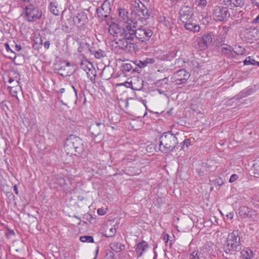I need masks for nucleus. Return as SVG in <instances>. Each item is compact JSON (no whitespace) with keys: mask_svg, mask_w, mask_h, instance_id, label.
Returning a JSON list of instances; mask_svg holds the SVG:
<instances>
[{"mask_svg":"<svg viewBox=\"0 0 259 259\" xmlns=\"http://www.w3.org/2000/svg\"><path fill=\"white\" fill-rule=\"evenodd\" d=\"M136 30V26L132 21L124 23L122 27L112 22L109 28V32L115 37L114 41L118 47L127 51H134L136 47L133 42Z\"/></svg>","mask_w":259,"mask_h":259,"instance_id":"obj_1","label":"nucleus"},{"mask_svg":"<svg viewBox=\"0 0 259 259\" xmlns=\"http://www.w3.org/2000/svg\"><path fill=\"white\" fill-rule=\"evenodd\" d=\"M180 20L184 24L185 28L194 33L200 30L199 25L193 23L194 12L193 9L189 6L183 7L179 12Z\"/></svg>","mask_w":259,"mask_h":259,"instance_id":"obj_2","label":"nucleus"},{"mask_svg":"<svg viewBox=\"0 0 259 259\" xmlns=\"http://www.w3.org/2000/svg\"><path fill=\"white\" fill-rule=\"evenodd\" d=\"M64 149L67 155H78L83 151V144L82 140L73 135L70 136L64 144Z\"/></svg>","mask_w":259,"mask_h":259,"instance_id":"obj_3","label":"nucleus"},{"mask_svg":"<svg viewBox=\"0 0 259 259\" xmlns=\"http://www.w3.org/2000/svg\"><path fill=\"white\" fill-rule=\"evenodd\" d=\"M178 143V140L173 134L166 133L160 137L158 148L162 153H167L172 151Z\"/></svg>","mask_w":259,"mask_h":259,"instance_id":"obj_4","label":"nucleus"},{"mask_svg":"<svg viewBox=\"0 0 259 259\" xmlns=\"http://www.w3.org/2000/svg\"><path fill=\"white\" fill-rule=\"evenodd\" d=\"M240 237L237 231H233L228 236L225 250L227 253L235 254L241 251Z\"/></svg>","mask_w":259,"mask_h":259,"instance_id":"obj_5","label":"nucleus"},{"mask_svg":"<svg viewBox=\"0 0 259 259\" xmlns=\"http://www.w3.org/2000/svg\"><path fill=\"white\" fill-rule=\"evenodd\" d=\"M241 35L246 42L252 43L259 39V29L254 26L243 27Z\"/></svg>","mask_w":259,"mask_h":259,"instance_id":"obj_6","label":"nucleus"},{"mask_svg":"<svg viewBox=\"0 0 259 259\" xmlns=\"http://www.w3.org/2000/svg\"><path fill=\"white\" fill-rule=\"evenodd\" d=\"M24 14L25 19L29 22L36 21L39 19L42 15L41 11L32 5L26 7Z\"/></svg>","mask_w":259,"mask_h":259,"instance_id":"obj_7","label":"nucleus"},{"mask_svg":"<svg viewBox=\"0 0 259 259\" xmlns=\"http://www.w3.org/2000/svg\"><path fill=\"white\" fill-rule=\"evenodd\" d=\"M153 33L151 29L147 27H140L136 29L134 34L133 42L136 40H138L142 42H146L150 39Z\"/></svg>","mask_w":259,"mask_h":259,"instance_id":"obj_8","label":"nucleus"},{"mask_svg":"<svg viewBox=\"0 0 259 259\" xmlns=\"http://www.w3.org/2000/svg\"><path fill=\"white\" fill-rule=\"evenodd\" d=\"M213 34L211 33L205 34L196 39L198 48L201 50L206 49L212 41Z\"/></svg>","mask_w":259,"mask_h":259,"instance_id":"obj_9","label":"nucleus"},{"mask_svg":"<svg viewBox=\"0 0 259 259\" xmlns=\"http://www.w3.org/2000/svg\"><path fill=\"white\" fill-rule=\"evenodd\" d=\"M110 3L108 0L105 1L101 5L96 9L98 17L101 19L107 18L111 13Z\"/></svg>","mask_w":259,"mask_h":259,"instance_id":"obj_10","label":"nucleus"},{"mask_svg":"<svg viewBox=\"0 0 259 259\" xmlns=\"http://www.w3.org/2000/svg\"><path fill=\"white\" fill-rule=\"evenodd\" d=\"M230 14L226 7L217 6L213 10V16L217 21H223L229 17Z\"/></svg>","mask_w":259,"mask_h":259,"instance_id":"obj_11","label":"nucleus"},{"mask_svg":"<svg viewBox=\"0 0 259 259\" xmlns=\"http://www.w3.org/2000/svg\"><path fill=\"white\" fill-rule=\"evenodd\" d=\"M189 76V72L185 70L180 69L174 74L172 78L176 84H182L186 82Z\"/></svg>","mask_w":259,"mask_h":259,"instance_id":"obj_12","label":"nucleus"},{"mask_svg":"<svg viewBox=\"0 0 259 259\" xmlns=\"http://www.w3.org/2000/svg\"><path fill=\"white\" fill-rule=\"evenodd\" d=\"M73 21L78 27H82L88 22L87 15L84 12L78 13L74 16Z\"/></svg>","mask_w":259,"mask_h":259,"instance_id":"obj_13","label":"nucleus"},{"mask_svg":"<svg viewBox=\"0 0 259 259\" xmlns=\"http://www.w3.org/2000/svg\"><path fill=\"white\" fill-rule=\"evenodd\" d=\"M104 127V124H102L99 122H96L91 125L90 131L92 136L95 138L99 137L98 140L100 141L103 139V137L101 136L100 134L101 129Z\"/></svg>","mask_w":259,"mask_h":259,"instance_id":"obj_14","label":"nucleus"},{"mask_svg":"<svg viewBox=\"0 0 259 259\" xmlns=\"http://www.w3.org/2000/svg\"><path fill=\"white\" fill-rule=\"evenodd\" d=\"M72 91L71 93L69 91H67L64 95H63L65 93V89L62 88L59 90V93L61 94L60 98H63L66 101H70L74 100L77 98V91L75 90L73 86L71 87Z\"/></svg>","mask_w":259,"mask_h":259,"instance_id":"obj_15","label":"nucleus"},{"mask_svg":"<svg viewBox=\"0 0 259 259\" xmlns=\"http://www.w3.org/2000/svg\"><path fill=\"white\" fill-rule=\"evenodd\" d=\"M148 248V243L145 241H142L138 243L135 246L137 257L138 258L142 256L144 252L146 251Z\"/></svg>","mask_w":259,"mask_h":259,"instance_id":"obj_16","label":"nucleus"},{"mask_svg":"<svg viewBox=\"0 0 259 259\" xmlns=\"http://www.w3.org/2000/svg\"><path fill=\"white\" fill-rule=\"evenodd\" d=\"M144 84V81L142 78L134 77L131 81V88L135 91H140L143 87Z\"/></svg>","mask_w":259,"mask_h":259,"instance_id":"obj_17","label":"nucleus"},{"mask_svg":"<svg viewBox=\"0 0 259 259\" xmlns=\"http://www.w3.org/2000/svg\"><path fill=\"white\" fill-rule=\"evenodd\" d=\"M239 214L243 218H252L253 215H256V212L246 206H241L239 208Z\"/></svg>","mask_w":259,"mask_h":259,"instance_id":"obj_18","label":"nucleus"},{"mask_svg":"<svg viewBox=\"0 0 259 259\" xmlns=\"http://www.w3.org/2000/svg\"><path fill=\"white\" fill-rule=\"evenodd\" d=\"M118 18L120 21H122L124 23L132 21L130 19L127 10L123 8L118 9Z\"/></svg>","mask_w":259,"mask_h":259,"instance_id":"obj_19","label":"nucleus"},{"mask_svg":"<svg viewBox=\"0 0 259 259\" xmlns=\"http://www.w3.org/2000/svg\"><path fill=\"white\" fill-rule=\"evenodd\" d=\"M88 63V65H85L84 63H81V66L82 68L87 72L88 77L91 79V80L93 79V77H95L96 75L93 72H95V69H93V65L91 63L89 62Z\"/></svg>","mask_w":259,"mask_h":259,"instance_id":"obj_20","label":"nucleus"},{"mask_svg":"<svg viewBox=\"0 0 259 259\" xmlns=\"http://www.w3.org/2000/svg\"><path fill=\"white\" fill-rule=\"evenodd\" d=\"M139 11L138 12V16L140 19H147L149 16L148 10L147 8L141 2L139 6Z\"/></svg>","mask_w":259,"mask_h":259,"instance_id":"obj_21","label":"nucleus"},{"mask_svg":"<svg viewBox=\"0 0 259 259\" xmlns=\"http://www.w3.org/2000/svg\"><path fill=\"white\" fill-rule=\"evenodd\" d=\"M224 2L225 5L230 7V9L241 7L243 4V0H224Z\"/></svg>","mask_w":259,"mask_h":259,"instance_id":"obj_22","label":"nucleus"},{"mask_svg":"<svg viewBox=\"0 0 259 259\" xmlns=\"http://www.w3.org/2000/svg\"><path fill=\"white\" fill-rule=\"evenodd\" d=\"M110 248L115 252H119L125 249L124 245L117 242H113L110 244Z\"/></svg>","mask_w":259,"mask_h":259,"instance_id":"obj_23","label":"nucleus"},{"mask_svg":"<svg viewBox=\"0 0 259 259\" xmlns=\"http://www.w3.org/2000/svg\"><path fill=\"white\" fill-rule=\"evenodd\" d=\"M50 10L51 13L56 16L59 15L61 10L57 2H51L50 3Z\"/></svg>","mask_w":259,"mask_h":259,"instance_id":"obj_24","label":"nucleus"},{"mask_svg":"<svg viewBox=\"0 0 259 259\" xmlns=\"http://www.w3.org/2000/svg\"><path fill=\"white\" fill-rule=\"evenodd\" d=\"M233 49L230 46H226L221 48V52L227 57H231L233 54Z\"/></svg>","mask_w":259,"mask_h":259,"instance_id":"obj_25","label":"nucleus"},{"mask_svg":"<svg viewBox=\"0 0 259 259\" xmlns=\"http://www.w3.org/2000/svg\"><path fill=\"white\" fill-rule=\"evenodd\" d=\"M53 181L54 183L58 186H62L65 184L64 179L60 175H56L53 177Z\"/></svg>","mask_w":259,"mask_h":259,"instance_id":"obj_26","label":"nucleus"},{"mask_svg":"<svg viewBox=\"0 0 259 259\" xmlns=\"http://www.w3.org/2000/svg\"><path fill=\"white\" fill-rule=\"evenodd\" d=\"M133 66H136L134 62L123 63L121 67V70L124 72H129L133 69Z\"/></svg>","mask_w":259,"mask_h":259,"instance_id":"obj_27","label":"nucleus"},{"mask_svg":"<svg viewBox=\"0 0 259 259\" xmlns=\"http://www.w3.org/2000/svg\"><path fill=\"white\" fill-rule=\"evenodd\" d=\"M154 60L152 58H147L146 60L143 61H139L137 65L140 68H142L146 66L148 64H153L154 63Z\"/></svg>","mask_w":259,"mask_h":259,"instance_id":"obj_28","label":"nucleus"},{"mask_svg":"<svg viewBox=\"0 0 259 259\" xmlns=\"http://www.w3.org/2000/svg\"><path fill=\"white\" fill-rule=\"evenodd\" d=\"M108 228V227H107ZM116 232V229L114 227L110 228H107L105 230L104 235L106 237H111L115 235Z\"/></svg>","mask_w":259,"mask_h":259,"instance_id":"obj_29","label":"nucleus"},{"mask_svg":"<svg viewBox=\"0 0 259 259\" xmlns=\"http://www.w3.org/2000/svg\"><path fill=\"white\" fill-rule=\"evenodd\" d=\"M241 255L246 258H250L253 256V252L248 248H246L241 251Z\"/></svg>","mask_w":259,"mask_h":259,"instance_id":"obj_30","label":"nucleus"},{"mask_svg":"<svg viewBox=\"0 0 259 259\" xmlns=\"http://www.w3.org/2000/svg\"><path fill=\"white\" fill-rule=\"evenodd\" d=\"M189 259H203L202 254L198 251H194L189 255Z\"/></svg>","mask_w":259,"mask_h":259,"instance_id":"obj_31","label":"nucleus"},{"mask_svg":"<svg viewBox=\"0 0 259 259\" xmlns=\"http://www.w3.org/2000/svg\"><path fill=\"white\" fill-rule=\"evenodd\" d=\"M233 51L237 55H241L245 54V49L241 46H238L233 49Z\"/></svg>","mask_w":259,"mask_h":259,"instance_id":"obj_32","label":"nucleus"},{"mask_svg":"<svg viewBox=\"0 0 259 259\" xmlns=\"http://www.w3.org/2000/svg\"><path fill=\"white\" fill-rule=\"evenodd\" d=\"M255 62L256 61L255 60L253 59L252 58H251V57L249 56L244 60V61H243V64L244 65H255Z\"/></svg>","mask_w":259,"mask_h":259,"instance_id":"obj_33","label":"nucleus"},{"mask_svg":"<svg viewBox=\"0 0 259 259\" xmlns=\"http://www.w3.org/2000/svg\"><path fill=\"white\" fill-rule=\"evenodd\" d=\"M80 240L82 242H93L94 239L91 236H83L80 237Z\"/></svg>","mask_w":259,"mask_h":259,"instance_id":"obj_34","label":"nucleus"},{"mask_svg":"<svg viewBox=\"0 0 259 259\" xmlns=\"http://www.w3.org/2000/svg\"><path fill=\"white\" fill-rule=\"evenodd\" d=\"M195 3L198 7L203 9L206 6L207 0H196Z\"/></svg>","mask_w":259,"mask_h":259,"instance_id":"obj_35","label":"nucleus"},{"mask_svg":"<svg viewBox=\"0 0 259 259\" xmlns=\"http://www.w3.org/2000/svg\"><path fill=\"white\" fill-rule=\"evenodd\" d=\"M253 167L254 173L257 175H259V157L256 159Z\"/></svg>","mask_w":259,"mask_h":259,"instance_id":"obj_36","label":"nucleus"},{"mask_svg":"<svg viewBox=\"0 0 259 259\" xmlns=\"http://www.w3.org/2000/svg\"><path fill=\"white\" fill-rule=\"evenodd\" d=\"M94 55L95 57L98 59H100L105 56V52L100 50L96 51Z\"/></svg>","mask_w":259,"mask_h":259,"instance_id":"obj_37","label":"nucleus"},{"mask_svg":"<svg viewBox=\"0 0 259 259\" xmlns=\"http://www.w3.org/2000/svg\"><path fill=\"white\" fill-rule=\"evenodd\" d=\"M139 5H140V3H135L134 4H133L132 6V12L133 13L135 12V14L137 15H138V12L139 11Z\"/></svg>","mask_w":259,"mask_h":259,"instance_id":"obj_38","label":"nucleus"},{"mask_svg":"<svg viewBox=\"0 0 259 259\" xmlns=\"http://www.w3.org/2000/svg\"><path fill=\"white\" fill-rule=\"evenodd\" d=\"M5 47L7 51L9 52H10L11 53L13 54V56H14V62H15L16 59V55L14 52L10 49V46L8 44H5Z\"/></svg>","mask_w":259,"mask_h":259,"instance_id":"obj_39","label":"nucleus"},{"mask_svg":"<svg viewBox=\"0 0 259 259\" xmlns=\"http://www.w3.org/2000/svg\"><path fill=\"white\" fill-rule=\"evenodd\" d=\"M238 178V176L236 174L232 175L230 179H229V182L230 183H233L235 181H236Z\"/></svg>","mask_w":259,"mask_h":259,"instance_id":"obj_40","label":"nucleus"},{"mask_svg":"<svg viewBox=\"0 0 259 259\" xmlns=\"http://www.w3.org/2000/svg\"><path fill=\"white\" fill-rule=\"evenodd\" d=\"M117 86L124 85L127 88H131V82L125 81L124 82L116 84Z\"/></svg>","mask_w":259,"mask_h":259,"instance_id":"obj_41","label":"nucleus"},{"mask_svg":"<svg viewBox=\"0 0 259 259\" xmlns=\"http://www.w3.org/2000/svg\"><path fill=\"white\" fill-rule=\"evenodd\" d=\"M181 144H182V143ZM190 145V140L189 139H186L183 142V145L182 146V148L184 149L185 145H186V147H188Z\"/></svg>","mask_w":259,"mask_h":259,"instance_id":"obj_42","label":"nucleus"},{"mask_svg":"<svg viewBox=\"0 0 259 259\" xmlns=\"http://www.w3.org/2000/svg\"><path fill=\"white\" fill-rule=\"evenodd\" d=\"M215 183H216L218 186H221L223 184V181L221 178H219L218 179H216L215 181L214 182Z\"/></svg>","mask_w":259,"mask_h":259,"instance_id":"obj_43","label":"nucleus"},{"mask_svg":"<svg viewBox=\"0 0 259 259\" xmlns=\"http://www.w3.org/2000/svg\"><path fill=\"white\" fill-rule=\"evenodd\" d=\"M253 204L255 206L259 207V197H256L254 199Z\"/></svg>","mask_w":259,"mask_h":259,"instance_id":"obj_44","label":"nucleus"},{"mask_svg":"<svg viewBox=\"0 0 259 259\" xmlns=\"http://www.w3.org/2000/svg\"><path fill=\"white\" fill-rule=\"evenodd\" d=\"M106 213V211L103 208H99L98 210V213L99 215H102Z\"/></svg>","mask_w":259,"mask_h":259,"instance_id":"obj_45","label":"nucleus"},{"mask_svg":"<svg viewBox=\"0 0 259 259\" xmlns=\"http://www.w3.org/2000/svg\"><path fill=\"white\" fill-rule=\"evenodd\" d=\"M252 3L254 6H256L259 8V0H251Z\"/></svg>","mask_w":259,"mask_h":259,"instance_id":"obj_46","label":"nucleus"},{"mask_svg":"<svg viewBox=\"0 0 259 259\" xmlns=\"http://www.w3.org/2000/svg\"><path fill=\"white\" fill-rule=\"evenodd\" d=\"M234 213L233 212H230L226 215V217L230 220L232 219L233 218Z\"/></svg>","mask_w":259,"mask_h":259,"instance_id":"obj_47","label":"nucleus"},{"mask_svg":"<svg viewBox=\"0 0 259 259\" xmlns=\"http://www.w3.org/2000/svg\"><path fill=\"white\" fill-rule=\"evenodd\" d=\"M50 41H46L44 43V47L46 49H49V47H50Z\"/></svg>","mask_w":259,"mask_h":259,"instance_id":"obj_48","label":"nucleus"},{"mask_svg":"<svg viewBox=\"0 0 259 259\" xmlns=\"http://www.w3.org/2000/svg\"><path fill=\"white\" fill-rule=\"evenodd\" d=\"M141 68H140L139 67V68H137V67L134 68L133 67V69L132 70H133V72H141Z\"/></svg>","mask_w":259,"mask_h":259,"instance_id":"obj_49","label":"nucleus"},{"mask_svg":"<svg viewBox=\"0 0 259 259\" xmlns=\"http://www.w3.org/2000/svg\"><path fill=\"white\" fill-rule=\"evenodd\" d=\"M252 22L254 23H259V15L256 18L253 19Z\"/></svg>","mask_w":259,"mask_h":259,"instance_id":"obj_50","label":"nucleus"},{"mask_svg":"<svg viewBox=\"0 0 259 259\" xmlns=\"http://www.w3.org/2000/svg\"><path fill=\"white\" fill-rule=\"evenodd\" d=\"M15 48H16V50L17 51H19L21 50L22 48L21 47V46L20 45H16L15 46Z\"/></svg>","mask_w":259,"mask_h":259,"instance_id":"obj_51","label":"nucleus"},{"mask_svg":"<svg viewBox=\"0 0 259 259\" xmlns=\"http://www.w3.org/2000/svg\"><path fill=\"white\" fill-rule=\"evenodd\" d=\"M14 191H15V193L18 194V190H17V187L16 185H15L14 186Z\"/></svg>","mask_w":259,"mask_h":259,"instance_id":"obj_52","label":"nucleus"},{"mask_svg":"<svg viewBox=\"0 0 259 259\" xmlns=\"http://www.w3.org/2000/svg\"><path fill=\"white\" fill-rule=\"evenodd\" d=\"M230 28V27L224 26L223 29L224 31H228Z\"/></svg>","mask_w":259,"mask_h":259,"instance_id":"obj_53","label":"nucleus"},{"mask_svg":"<svg viewBox=\"0 0 259 259\" xmlns=\"http://www.w3.org/2000/svg\"><path fill=\"white\" fill-rule=\"evenodd\" d=\"M13 81H14V79L13 78H10L9 79V82L10 83L12 82Z\"/></svg>","mask_w":259,"mask_h":259,"instance_id":"obj_54","label":"nucleus"},{"mask_svg":"<svg viewBox=\"0 0 259 259\" xmlns=\"http://www.w3.org/2000/svg\"><path fill=\"white\" fill-rule=\"evenodd\" d=\"M9 233L12 235H14V232L13 231H9Z\"/></svg>","mask_w":259,"mask_h":259,"instance_id":"obj_55","label":"nucleus"},{"mask_svg":"<svg viewBox=\"0 0 259 259\" xmlns=\"http://www.w3.org/2000/svg\"><path fill=\"white\" fill-rule=\"evenodd\" d=\"M255 65L259 66V62L256 61V62L255 63Z\"/></svg>","mask_w":259,"mask_h":259,"instance_id":"obj_56","label":"nucleus"},{"mask_svg":"<svg viewBox=\"0 0 259 259\" xmlns=\"http://www.w3.org/2000/svg\"><path fill=\"white\" fill-rule=\"evenodd\" d=\"M11 56H9V58H13V59H14V56H13V54H12V53H11Z\"/></svg>","mask_w":259,"mask_h":259,"instance_id":"obj_57","label":"nucleus"},{"mask_svg":"<svg viewBox=\"0 0 259 259\" xmlns=\"http://www.w3.org/2000/svg\"><path fill=\"white\" fill-rule=\"evenodd\" d=\"M74 217L75 218L77 219L78 220H80V219H79L78 217H77L76 215H74Z\"/></svg>","mask_w":259,"mask_h":259,"instance_id":"obj_58","label":"nucleus"},{"mask_svg":"<svg viewBox=\"0 0 259 259\" xmlns=\"http://www.w3.org/2000/svg\"><path fill=\"white\" fill-rule=\"evenodd\" d=\"M66 65L68 66H70V63L69 62H67L66 63Z\"/></svg>","mask_w":259,"mask_h":259,"instance_id":"obj_59","label":"nucleus"},{"mask_svg":"<svg viewBox=\"0 0 259 259\" xmlns=\"http://www.w3.org/2000/svg\"><path fill=\"white\" fill-rule=\"evenodd\" d=\"M87 216H89L91 219H92V216L91 215H88Z\"/></svg>","mask_w":259,"mask_h":259,"instance_id":"obj_60","label":"nucleus"},{"mask_svg":"<svg viewBox=\"0 0 259 259\" xmlns=\"http://www.w3.org/2000/svg\"><path fill=\"white\" fill-rule=\"evenodd\" d=\"M61 75H65L64 74H63V73H60Z\"/></svg>","mask_w":259,"mask_h":259,"instance_id":"obj_61","label":"nucleus"},{"mask_svg":"<svg viewBox=\"0 0 259 259\" xmlns=\"http://www.w3.org/2000/svg\"><path fill=\"white\" fill-rule=\"evenodd\" d=\"M17 83L18 84H19V81H18V80H17Z\"/></svg>","mask_w":259,"mask_h":259,"instance_id":"obj_62","label":"nucleus"},{"mask_svg":"<svg viewBox=\"0 0 259 259\" xmlns=\"http://www.w3.org/2000/svg\"><path fill=\"white\" fill-rule=\"evenodd\" d=\"M140 172H137V174H139Z\"/></svg>","mask_w":259,"mask_h":259,"instance_id":"obj_63","label":"nucleus"},{"mask_svg":"<svg viewBox=\"0 0 259 259\" xmlns=\"http://www.w3.org/2000/svg\"><path fill=\"white\" fill-rule=\"evenodd\" d=\"M93 259H95V258H93Z\"/></svg>","mask_w":259,"mask_h":259,"instance_id":"obj_64","label":"nucleus"}]
</instances>
